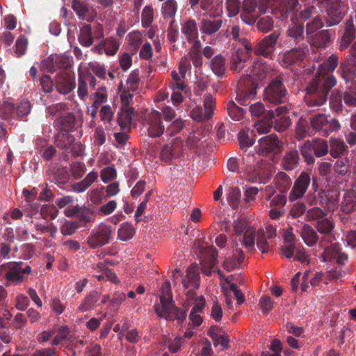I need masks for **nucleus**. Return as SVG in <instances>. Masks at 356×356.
<instances>
[{"label": "nucleus", "instance_id": "ea45409f", "mask_svg": "<svg viewBox=\"0 0 356 356\" xmlns=\"http://www.w3.org/2000/svg\"><path fill=\"white\" fill-rule=\"evenodd\" d=\"M177 3L175 0H166L162 3L161 14L165 19L170 20V24L174 22V17L177 11Z\"/></svg>", "mask_w": 356, "mask_h": 356}, {"label": "nucleus", "instance_id": "13d9d810", "mask_svg": "<svg viewBox=\"0 0 356 356\" xmlns=\"http://www.w3.org/2000/svg\"><path fill=\"white\" fill-rule=\"evenodd\" d=\"M254 135L249 136L245 131H240L238 134V140L241 149L246 151L247 148L251 147L255 141Z\"/></svg>", "mask_w": 356, "mask_h": 356}, {"label": "nucleus", "instance_id": "6ab92c4d", "mask_svg": "<svg viewBox=\"0 0 356 356\" xmlns=\"http://www.w3.org/2000/svg\"><path fill=\"white\" fill-rule=\"evenodd\" d=\"M22 262H8L0 266V275H3L9 282H22L24 276L22 275Z\"/></svg>", "mask_w": 356, "mask_h": 356}, {"label": "nucleus", "instance_id": "a19ab883", "mask_svg": "<svg viewBox=\"0 0 356 356\" xmlns=\"http://www.w3.org/2000/svg\"><path fill=\"white\" fill-rule=\"evenodd\" d=\"M343 97L342 92L338 90H332L329 98L330 109L336 113H341L343 107Z\"/></svg>", "mask_w": 356, "mask_h": 356}, {"label": "nucleus", "instance_id": "e433bc0d", "mask_svg": "<svg viewBox=\"0 0 356 356\" xmlns=\"http://www.w3.org/2000/svg\"><path fill=\"white\" fill-rule=\"evenodd\" d=\"M98 173L95 171L89 172L81 181L74 183L72 189L76 193H83L87 190L95 181L97 180Z\"/></svg>", "mask_w": 356, "mask_h": 356}, {"label": "nucleus", "instance_id": "8fccbe9b", "mask_svg": "<svg viewBox=\"0 0 356 356\" xmlns=\"http://www.w3.org/2000/svg\"><path fill=\"white\" fill-rule=\"evenodd\" d=\"M255 23L258 31L264 33L270 32L274 27V20L271 16L257 18Z\"/></svg>", "mask_w": 356, "mask_h": 356}, {"label": "nucleus", "instance_id": "e2e57ef3", "mask_svg": "<svg viewBox=\"0 0 356 356\" xmlns=\"http://www.w3.org/2000/svg\"><path fill=\"white\" fill-rule=\"evenodd\" d=\"M134 109L131 107L122 108L121 112L118 113V121L121 126H127L132 122Z\"/></svg>", "mask_w": 356, "mask_h": 356}, {"label": "nucleus", "instance_id": "9b49d317", "mask_svg": "<svg viewBox=\"0 0 356 356\" xmlns=\"http://www.w3.org/2000/svg\"><path fill=\"white\" fill-rule=\"evenodd\" d=\"M216 104V99L211 95H205L204 99V112L202 107L196 106L191 111V118L197 122L209 120L214 115Z\"/></svg>", "mask_w": 356, "mask_h": 356}, {"label": "nucleus", "instance_id": "f8f14e48", "mask_svg": "<svg viewBox=\"0 0 356 356\" xmlns=\"http://www.w3.org/2000/svg\"><path fill=\"white\" fill-rule=\"evenodd\" d=\"M311 184V176L307 172L302 171L295 179L292 188L289 193V200L290 202H296L302 199Z\"/></svg>", "mask_w": 356, "mask_h": 356}, {"label": "nucleus", "instance_id": "052dcab7", "mask_svg": "<svg viewBox=\"0 0 356 356\" xmlns=\"http://www.w3.org/2000/svg\"><path fill=\"white\" fill-rule=\"evenodd\" d=\"M178 147L177 145H171L169 144L164 145L160 152V159L166 163L171 162L174 157L175 149Z\"/></svg>", "mask_w": 356, "mask_h": 356}, {"label": "nucleus", "instance_id": "a18cd8bd", "mask_svg": "<svg viewBox=\"0 0 356 356\" xmlns=\"http://www.w3.org/2000/svg\"><path fill=\"white\" fill-rule=\"evenodd\" d=\"M312 149L314 152L315 156L321 157L326 155L329 152L327 141L321 138H316L309 140Z\"/></svg>", "mask_w": 356, "mask_h": 356}, {"label": "nucleus", "instance_id": "6e6552de", "mask_svg": "<svg viewBox=\"0 0 356 356\" xmlns=\"http://www.w3.org/2000/svg\"><path fill=\"white\" fill-rule=\"evenodd\" d=\"M309 54V47L303 44L285 51L282 58V65L286 68L301 65Z\"/></svg>", "mask_w": 356, "mask_h": 356}, {"label": "nucleus", "instance_id": "0e129e2a", "mask_svg": "<svg viewBox=\"0 0 356 356\" xmlns=\"http://www.w3.org/2000/svg\"><path fill=\"white\" fill-rule=\"evenodd\" d=\"M154 10L152 6H146L143 9L141 14L142 26L148 28L153 22Z\"/></svg>", "mask_w": 356, "mask_h": 356}, {"label": "nucleus", "instance_id": "cd10ccee", "mask_svg": "<svg viewBox=\"0 0 356 356\" xmlns=\"http://www.w3.org/2000/svg\"><path fill=\"white\" fill-rule=\"evenodd\" d=\"M49 179L60 188H65L64 186L70 179V175L67 168L59 166L50 170Z\"/></svg>", "mask_w": 356, "mask_h": 356}, {"label": "nucleus", "instance_id": "aec40b11", "mask_svg": "<svg viewBox=\"0 0 356 356\" xmlns=\"http://www.w3.org/2000/svg\"><path fill=\"white\" fill-rule=\"evenodd\" d=\"M258 6V0H245L241 5L240 17L246 24L253 25L257 22V15L255 14Z\"/></svg>", "mask_w": 356, "mask_h": 356}, {"label": "nucleus", "instance_id": "2eb2a0df", "mask_svg": "<svg viewBox=\"0 0 356 356\" xmlns=\"http://www.w3.org/2000/svg\"><path fill=\"white\" fill-rule=\"evenodd\" d=\"M282 147L283 143L275 134L267 135L258 140V153L262 156L278 154Z\"/></svg>", "mask_w": 356, "mask_h": 356}, {"label": "nucleus", "instance_id": "c03bdc74", "mask_svg": "<svg viewBox=\"0 0 356 356\" xmlns=\"http://www.w3.org/2000/svg\"><path fill=\"white\" fill-rule=\"evenodd\" d=\"M314 227L317 232L323 235H330L335 227V224L332 220H329L327 217L320 221H317L314 225Z\"/></svg>", "mask_w": 356, "mask_h": 356}, {"label": "nucleus", "instance_id": "a211bd4d", "mask_svg": "<svg viewBox=\"0 0 356 356\" xmlns=\"http://www.w3.org/2000/svg\"><path fill=\"white\" fill-rule=\"evenodd\" d=\"M55 88L57 92L67 95L76 87L75 76L70 74L61 72L54 76Z\"/></svg>", "mask_w": 356, "mask_h": 356}, {"label": "nucleus", "instance_id": "2f4dec72", "mask_svg": "<svg viewBox=\"0 0 356 356\" xmlns=\"http://www.w3.org/2000/svg\"><path fill=\"white\" fill-rule=\"evenodd\" d=\"M208 65L212 72L218 77H223L226 73V60L224 56L218 54L214 56Z\"/></svg>", "mask_w": 356, "mask_h": 356}, {"label": "nucleus", "instance_id": "0eeeda50", "mask_svg": "<svg viewBox=\"0 0 356 356\" xmlns=\"http://www.w3.org/2000/svg\"><path fill=\"white\" fill-rule=\"evenodd\" d=\"M112 234L113 229L110 225L100 224L91 231L87 243L92 249L101 248L109 243Z\"/></svg>", "mask_w": 356, "mask_h": 356}, {"label": "nucleus", "instance_id": "4be33fe9", "mask_svg": "<svg viewBox=\"0 0 356 356\" xmlns=\"http://www.w3.org/2000/svg\"><path fill=\"white\" fill-rule=\"evenodd\" d=\"M300 157L298 150L293 149L288 150L282 156L280 166L282 170L291 172L300 165Z\"/></svg>", "mask_w": 356, "mask_h": 356}, {"label": "nucleus", "instance_id": "603ef678", "mask_svg": "<svg viewBox=\"0 0 356 356\" xmlns=\"http://www.w3.org/2000/svg\"><path fill=\"white\" fill-rule=\"evenodd\" d=\"M309 125L306 120L300 118L296 124V138L302 140L308 136Z\"/></svg>", "mask_w": 356, "mask_h": 356}, {"label": "nucleus", "instance_id": "3c124183", "mask_svg": "<svg viewBox=\"0 0 356 356\" xmlns=\"http://www.w3.org/2000/svg\"><path fill=\"white\" fill-rule=\"evenodd\" d=\"M300 152L307 165H312L314 163L315 154L314 152H313V149H312V145L309 140H307L300 147Z\"/></svg>", "mask_w": 356, "mask_h": 356}, {"label": "nucleus", "instance_id": "680f3d73", "mask_svg": "<svg viewBox=\"0 0 356 356\" xmlns=\"http://www.w3.org/2000/svg\"><path fill=\"white\" fill-rule=\"evenodd\" d=\"M341 252V245L339 243H331L324 249L323 256L325 257L324 260H332Z\"/></svg>", "mask_w": 356, "mask_h": 356}, {"label": "nucleus", "instance_id": "f03ea898", "mask_svg": "<svg viewBox=\"0 0 356 356\" xmlns=\"http://www.w3.org/2000/svg\"><path fill=\"white\" fill-rule=\"evenodd\" d=\"M154 311L161 318L172 321L177 320L181 323L187 316L186 311L177 307L173 300H166L164 297L161 298V304L154 305Z\"/></svg>", "mask_w": 356, "mask_h": 356}, {"label": "nucleus", "instance_id": "09e8293b", "mask_svg": "<svg viewBox=\"0 0 356 356\" xmlns=\"http://www.w3.org/2000/svg\"><path fill=\"white\" fill-rule=\"evenodd\" d=\"M296 245L293 235L284 238V245L280 248V254L286 259H291L294 255Z\"/></svg>", "mask_w": 356, "mask_h": 356}, {"label": "nucleus", "instance_id": "423d86ee", "mask_svg": "<svg viewBox=\"0 0 356 356\" xmlns=\"http://www.w3.org/2000/svg\"><path fill=\"white\" fill-rule=\"evenodd\" d=\"M280 35V32L279 31H274L258 41L254 46V54L273 59Z\"/></svg>", "mask_w": 356, "mask_h": 356}, {"label": "nucleus", "instance_id": "72a5a7b5", "mask_svg": "<svg viewBox=\"0 0 356 356\" xmlns=\"http://www.w3.org/2000/svg\"><path fill=\"white\" fill-rule=\"evenodd\" d=\"M77 218L85 226L94 222L96 218V208L93 205L79 206Z\"/></svg>", "mask_w": 356, "mask_h": 356}, {"label": "nucleus", "instance_id": "7c9ffc66", "mask_svg": "<svg viewBox=\"0 0 356 356\" xmlns=\"http://www.w3.org/2000/svg\"><path fill=\"white\" fill-rule=\"evenodd\" d=\"M59 131H70L74 127L76 118L73 113H65L60 115L54 122Z\"/></svg>", "mask_w": 356, "mask_h": 356}, {"label": "nucleus", "instance_id": "f3484780", "mask_svg": "<svg viewBox=\"0 0 356 356\" xmlns=\"http://www.w3.org/2000/svg\"><path fill=\"white\" fill-rule=\"evenodd\" d=\"M290 21L291 23L286 30V35L293 40L296 44H298L305 38V25L299 21L296 15H291Z\"/></svg>", "mask_w": 356, "mask_h": 356}, {"label": "nucleus", "instance_id": "864d4df0", "mask_svg": "<svg viewBox=\"0 0 356 356\" xmlns=\"http://www.w3.org/2000/svg\"><path fill=\"white\" fill-rule=\"evenodd\" d=\"M34 227L37 231H39L41 233L49 234L54 239L56 238L58 228L53 222H46L44 224L35 223L34 225Z\"/></svg>", "mask_w": 356, "mask_h": 356}, {"label": "nucleus", "instance_id": "4c0bfd02", "mask_svg": "<svg viewBox=\"0 0 356 356\" xmlns=\"http://www.w3.org/2000/svg\"><path fill=\"white\" fill-rule=\"evenodd\" d=\"M329 151L333 158H339L347 152V146L343 140L339 138H331Z\"/></svg>", "mask_w": 356, "mask_h": 356}, {"label": "nucleus", "instance_id": "5fc2aeb1", "mask_svg": "<svg viewBox=\"0 0 356 356\" xmlns=\"http://www.w3.org/2000/svg\"><path fill=\"white\" fill-rule=\"evenodd\" d=\"M72 8L79 18L84 19L86 15L89 12L88 4L81 0H73Z\"/></svg>", "mask_w": 356, "mask_h": 356}, {"label": "nucleus", "instance_id": "c85d7f7f", "mask_svg": "<svg viewBox=\"0 0 356 356\" xmlns=\"http://www.w3.org/2000/svg\"><path fill=\"white\" fill-rule=\"evenodd\" d=\"M256 94L255 88L243 87V83L240 81L237 85L236 100L239 104L245 106L250 104Z\"/></svg>", "mask_w": 356, "mask_h": 356}, {"label": "nucleus", "instance_id": "ddd939ff", "mask_svg": "<svg viewBox=\"0 0 356 356\" xmlns=\"http://www.w3.org/2000/svg\"><path fill=\"white\" fill-rule=\"evenodd\" d=\"M143 127L147 130L149 137H160L165 131V127L161 120V113L157 111H152L147 114L145 118Z\"/></svg>", "mask_w": 356, "mask_h": 356}, {"label": "nucleus", "instance_id": "4468645a", "mask_svg": "<svg viewBox=\"0 0 356 356\" xmlns=\"http://www.w3.org/2000/svg\"><path fill=\"white\" fill-rule=\"evenodd\" d=\"M338 34L339 49L342 51L352 45L356 38V29L353 17L350 16L346 20L344 26Z\"/></svg>", "mask_w": 356, "mask_h": 356}, {"label": "nucleus", "instance_id": "c756f323", "mask_svg": "<svg viewBox=\"0 0 356 356\" xmlns=\"http://www.w3.org/2000/svg\"><path fill=\"white\" fill-rule=\"evenodd\" d=\"M181 32L188 42L199 37L197 24L193 19H188L181 24Z\"/></svg>", "mask_w": 356, "mask_h": 356}, {"label": "nucleus", "instance_id": "393cba45", "mask_svg": "<svg viewBox=\"0 0 356 356\" xmlns=\"http://www.w3.org/2000/svg\"><path fill=\"white\" fill-rule=\"evenodd\" d=\"M296 232L300 235L305 243L309 247L314 246L319 240V236L316 230L309 224H302L298 227Z\"/></svg>", "mask_w": 356, "mask_h": 356}, {"label": "nucleus", "instance_id": "412c9836", "mask_svg": "<svg viewBox=\"0 0 356 356\" xmlns=\"http://www.w3.org/2000/svg\"><path fill=\"white\" fill-rule=\"evenodd\" d=\"M327 17L325 19V25L331 27L339 24L343 19L346 11L340 3H333L326 9Z\"/></svg>", "mask_w": 356, "mask_h": 356}, {"label": "nucleus", "instance_id": "49530a36", "mask_svg": "<svg viewBox=\"0 0 356 356\" xmlns=\"http://www.w3.org/2000/svg\"><path fill=\"white\" fill-rule=\"evenodd\" d=\"M227 111L229 118L236 122L241 120L246 113L243 108L238 106L233 101H229L227 103Z\"/></svg>", "mask_w": 356, "mask_h": 356}, {"label": "nucleus", "instance_id": "774afa93", "mask_svg": "<svg viewBox=\"0 0 356 356\" xmlns=\"http://www.w3.org/2000/svg\"><path fill=\"white\" fill-rule=\"evenodd\" d=\"M351 131L346 135V142L351 146L356 145V114L354 115L350 122Z\"/></svg>", "mask_w": 356, "mask_h": 356}, {"label": "nucleus", "instance_id": "69168bd1", "mask_svg": "<svg viewBox=\"0 0 356 356\" xmlns=\"http://www.w3.org/2000/svg\"><path fill=\"white\" fill-rule=\"evenodd\" d=\"M79 227V225L77 222L65 220L60 228V233L63 236H72L76 233Z\"/></svg>", "mask_w": 356, "mask_h": 356}, {"label": "nucleus", "instance_id": "9d476101", "mask_svg": "<svg viewBox=\"0 0 356 356\" xmlns=\"http://www.w3.org/2000/svg\"><path fill=\"white\" fill-rule=\"evenodd\" d=\"M291 108V105L284 104L279 106L275 109H270L266 111L264 105L261 102H256L252 104L249 107V111L252 117L260 118L264 115V118L267 120H271L275 117H279L283 114L288 113Z\"/></svg>", "mask_w": 356, "mask_h": 356}, {"label": "nucleus", "instance_id": "7ed1b4c3", "mask_svg": "<svg viewBox=\"0 0 356 356\" xmlns=\"http://www.w3.org/2000/svg\"><path fill=\"white\" fill-rule=\"evenodd\" d=\"M288 92L281 78L273 79L264 90V100L268 103L278 105L287 101Z\"/></svg>", "mask_w": 356, "mask_h": 356}, {"label": "nucleus", "instance_id": "de8ad7c7", "mask_svg": "<svg viewBox=\"0 0 356 356\" xmlns=\"http://www.w3.org/2000/svg\"><path fill=\"white\" fill-rule=\"evenodd\" d=\"M136 232L134 226L129 222H123L118 232V238L122 241L131 239Z\"/></svg>", "mask_w": 356, "mask_h": 356}, {"label": "nucleus", "instance_id": "5701e85b", "mask_svg": "<svg viewBox=\"0 0 356 356\" xmlns=\"http://www.w3.org/2000/svg\"><path fill=\"white\" fill-rule=\"evenodd\" d=\"M252 65V60L250 59V55L244 52L237 51L235 55L233 56L230 63V68L232 71L236 72H244L249 66Z\"/></svg>", "mask_w": 356, "mask_h": 356}, {"label": "nucleus", "instance_id": "6e6d98bb", "mask_svg": "<svg viewBox=\"0 0 356 356\" xmlns=\"http://www.w3.org/2000/svg\"><path fill=\"white\" fill-rule=\"evenodd\" d=\"M256 232L254 229L248 228L245 230L242 244L248 251H252L254 248Z\"/></svg>", "mask_w": 356, "mask_h": 356}, {"label": "nucleus", "instance_id": "f704fd0d", "mask_svg": "<svg viewBox=\"0 0 356 356\" xmlns=\"http://www.w3.org/2000/svg\"><path fill=\"white\" fill-rule=\"evenodd\" d=\"M307 39L312 45L317 48H325L330 42V33L328 30H321Z\"/></svg>", "mask_w": 356, "mask_h": 356}, {"label": "nucleus", "instance_id": "a878e982", "mask_svg": "<svg viewBox=\"0 0 356 356\" xmlns=\"http://www.w3.org/2000/svg\"><path fill=\"white\" fill-rule=\"evenodd\" d=\"M265 200L270 201V206L272 207H284L287 202V193L279 191V193L274 195L275 190L270 186H267L265 188Z\"/></svg>", "mask_w": 356, "mask_h": 356}, {"label": "nucleus", "instance_id": "b1692460", "mask_svg": "<svg viewBox=\"0 0 356 356\" xmlns=\"http://www.w3.org/2000/svg\"><path fill=\"white\" fill-rule=\"evenodd\" d=\"M224 22L222 18H202L200 23V31L202 34L211 35L220 30Z\"/></svg>", "mask_w": 356, "mask_h": 356}, {"label": "nucleus", "instance_id": "39448f33", "mask_svg": "<svg viewBox=\"0 0 356 356\" xmlns=\"http://www.w3.org/2000/svg\"><path fill=\"white\" fill-rule=\"evenodd\" d=\"M172 278L175 284L181 285L183 289H186L189 286L199 288L200 273L196 264H192L186 270V275L184 276L179 269L172 271Z\"/></svg>", "mask_w": 356, "mask_h": 356}, {"label": "nucleus", "instance_id": "c9c22d12", "mask_svg": "<svg viewBox=\"0 0 356 356\" xmlns=\"http://www.w3.org/2000/svg\"><path fill=\"white\" fill-rule=\"evenodd\" d=\"M56 145L61 149L67 150L73 145L75 138L69 131H58L54 136Z\"/></svg>", "mask_w": 356, "mask_h": 356}, {"label": "nucleus", "instance_id": "1a4fd4ad", "mask_svg": "<svg viewBox=\"0 0 356 356\" xmlns=\"http://www.w3.org/2000/svg\"><path fill=\"white\" fill-rule=\"evenodd\" d=\"M103 38L104 30L100 24H97L93 27L90 24H84L80 28L78 40L83 47H89L93 44L95 38L99 40Z\"/></svg>", "mask_w": 356, "mask_h": 356}, {"label": "nucleus", "instance_id": "20e7f679", "mask_svg": "<svg viewBox=\"0 0 356 356\" xmlns=\"http://www.w3.org/2000/svg\"><path fill=\"white\" fill-rule=\"evenodd\" d=\"M310 124L312 129L322 136H327L341 129V124L337 119L323 113L313 115L310 118Z\"/></svg>", "mask_w": 356, "mask_h": 356}, {"label": "nucleus", "instance_id": "4d7b16f0", "mask_svg": "<svg viewBox=\"0 0 356 356\" xmlns=\"http://www.w3.org/2000/svg\"><path fill=\"white\" fill-rule=\"evenodd\" d=\"M342 95L346 105L356 107V85L347 87L346 90L342 92Z\"/></svg>", "mask_w": 356, "mask_h": 356}, {"label": "nucleus", "instance_id": "473e14b6", "mask_svg": "<svg viewBox=\"0 0 356 356\" xmlns=\"http://www.w3.org/2000/svg\"><path fill=\"white\" fill-rule=\"evenodd\" d=\"M100 298V293L97 291H90L77 307L78 312H85L92 310Z\"/></svg>", "mask_w": 356, "mask_h": 356}, {"label": "nucleus", "instance_id": "bf43d9fd", "mask_svg": "<svg viewBox=\"0 0 356 356\" xmlns=\"http://www.w3.org/2000/svg\"><path fill=\"white\" fill-rule=\"evenodd\" d=\"M326 216L327 213L325 211H324L320 207H314L307 211L305 218L307 221L315 220L316 222L317 221H320V220L323 219Z\"/></svg>", "mask_w": 356, "mask_h": 356}, {"label": "nucleus", "instance_id": "58836bf2", "mask_svg": "<svg viewBox=\"0 0 356 356\" xmlns=\"http://www.w3.org/2000/svg\"><path fill=\"white\" fill-rule=\"evenodd\" d=\"M274 183L279 191L287 193L292 184L291 177L284 172H278L274 177Z\"/></svg>", "mask_w": 356, "mask_h": 356}, {"label": "nucleus", "instance_id": "f257e3e1", "mask_svg": "<svg viewBox=\"0 0 356 356\" xmlns=\"http://www.w3.org/2000/svg\"><path fill=\"white\" fill-rule=\"evenodd\" d=\"M339 61V56L332 54L318 65L316 74L308 82L305 88L307 105L320 106L326 102L328 93L337 83L336 77L329 73L336 70Z\"/></svg>", "mask_w": 356, "mask_h": 356}, {"label": "nucleus", "instance_id": "37998d69", "mask_svg": "<svg viewBox=\"0 0 356 356\" xmlns=\"http://www.w3.org/2000/svg\"><path fill=\"white\" fill-rule=\"evenodd\" d=\"M266 74L264 66L259 63H252L251 66H249L248 69L245 70L243 76L252 77L258 80H262L266 77Z\"/></svg>", "mask_w": 356, "mask_h": 356}, {"label": "nucleus", "instance_id": "338daca9", "mask_svg": "<svg viewBox=\"0 0 356 356\" xmlns=\"http://www.w3.org/2000/svg\"><path fill=\"white\" fill-rule=\"evenodd\" d=\"M105 54L107 56H114L118 52L120 44L113 38H107L104 40Z\"/></svg>", "mask_w": 356, "mask_h": 356}, {"label": "nucleus", "instance_id": "dca6fc26", "mask_svg": "<svg viewBox=\"0 0 356 356\" xmlns=\"http://www.w3.org/2000/svg\"><path fill=\"white\" fill-rule=\"evenodd\" d=\"M337 74L344 81L346 84L353 83L356 79V60L353 57H346L345 60L340 63Z\"/></svg>", "mask_w": 356, "mask_h": 356}, {"label": "nucleus", "instance_id": "79ce46f5", "mask_svg": "<svg viewBox=\"0 0 356 356\" xmlns=\"http://www.w3.org/2000/svg\"><path fill=\"white\" fill-rule=\"evenodd\" d=\"M324 26H325V22H323L321 17L318 15H315L305 26L306 38L317 33Z\"/></svg>", "mask_w": 356, "mask_h": 356}, {"label": "nucleus", "instance_id": "bb28decb", "mask_svg": "<svg viewBox=\"0 0 356 356\" xmlns=\"http://www.w3.org/2000/svg\"><path fill=\"white\" fill-rule=\"evenodd\" d=\"M244 259L243 250L236 248L234 250L233 255L225 257L222 264L223 268L227 272H231L234 269L239 268Z\"/></svg>", "mask_w": 356, "mask_h": 356}]
</instances>
